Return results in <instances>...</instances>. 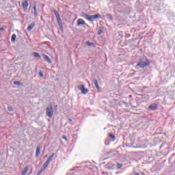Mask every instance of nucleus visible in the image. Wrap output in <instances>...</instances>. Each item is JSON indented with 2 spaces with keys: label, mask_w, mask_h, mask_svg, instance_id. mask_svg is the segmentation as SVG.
Returning <instances> with one entry per match:
<instances>
[{
  "label": "nucleus",
  "mask_w": 175,
  "mask_h": 175,
  "mask_svg": "<svg viewBox=\"0 0 175 175\" xmlns=\"http://www.w3.org/2000/svg\"><path fill=\"white\" fill-rule=\"evenodd\" d=\"M151 64V62H149L147 58L146 59H140L139 62L136 64L135 68L137 69H140L143 68H146V66H149V65Z\"/></svg>",
  "instance_id": "nucleus-1"
},
{
  "label": "nucleus",
  "mask_w": 175,
  "mask_h": 175,
  "mask_svg": "<svg viewBox=\"0 0 175 175\" xmlns=\"http://www.w3.org/2000/svg\"><path fill=\"white\" fill-rule=\"evenodd\" d=\"M54 112L53 111V107H49L46 108V116L49 117V118H52Z\"/></svg>",
  "instance_id": "nucleus-2"
},
{
  "label": "nucleus",
  "mask_w": 175,
  "mask_h": 175,
  "mask_svg": "<svg viewBox=\"0 0 175 175\" xmlns=\"http://www.w3.org/2000/svg\"><path fill=\"white\" fill-rule=\"evenodd\" d=\"M109 169H113L116 167V169H121L122 167V164L118 163L116 165L113 164L112 163H108Z\"/></svg>",
  "instance_id": "nucleus-3"
},
{
  "label": "nucleus",
  "mask_w": 175,
  "mask_h": 175,
  "mask_svg": "<svg viewBox=\"0 0 175 175\" xmlns=\"http://www.w3.org/2000/svg\"><path fill=\"white\" fill-rule=\"evenodd\" d=\"M79 90L81 91V94H83V95H85V94H88V89L85 88L84 85H83L79 86Z\"/></svg>",
  "instance_id": "nucleus-4"
},
{
  "label": "nucleus",
  "mask_w": 175,
  "mask_h": 175,
  "mask_svg": "<svg viewBox=\"0 0 175 175\" xmlns=\"http://www.w3.org/2000/svg\"><path fill=\"white\" fill-rule=\"evenodd\" d=\"M40 150H42V146L38 145L36 150V158H38L39 155H40Z\"/></svg>",
  "instance_id": "nucleus-5"
},
{
  "label": "nucleus",
  "mask_w": 175,
  "mask_h": 175,
  "mask_svg": "<svg viewBox=\"0 0 175 175\" xmlns=\"http://www.w3.org/2000/svg\"><path fill=\"white\" fill-rule=\"evenodd\" d=\"M148 109L152 111H155L158 109V105H157V103H153L149 106Z\"/></svg>",
  "instance_id": "nucleus-6"
},
{
  "label": "nucleus",
  "mask_w": 175,
  "mask_h": 175,
  "mask_svg": "<svg viewBox=\"0 0 175 175\" xmlns=\"http://www.w3.org/2000/svg\"><path fill=\"white\" fill-rule=\"evenodd\" d=\"M53 13L55 14V16L57 20V23H59V21H61V18L59 17V13H58L57 10H54Z\"/></svg>",
  "instance_id": "nucleus-7"
},
{
  "label": "nucleus",
  "mask_w": 175,
  "mask_h": 175,
  "mask_svg": "<svg viewBox=\"0 0 175 175\" xmlns=\"http://www.w3.org/2000/svg\"><path fill=\"white\" fill-rule=\"evenodd\" d=\"M77 25L79 26L80 25H85V21H84V20L79 18L77 20Z\"/></svg>",
  "instance_id": "nucleus-8"
},
{
  "label": "nucleus",
  "mask_w": 175,
  "mask_h": 175,
  "mask_svg": "<svg viewBox=\"0 0 175 175\" xmlns=\"http://www.w3.org/2000/svg\"><path fill=\"white\" fill-rule=\"evenodd\" d=\"M42 57L44 59L48 62V64H51V59H50V57L47 56V55H43Z\"/></svg>",
  "instance_id": "nucleus-9"
},
{
  "label": "nucleus",
  "mask_w": 175,
  "mask_h": 175,
  "mask_svg": "<svg viewBox=\"0 0 175 175\" xmlns=\"http://www.w3.org/2000/svg\"><path fill=\"white\" fill-rule=\"evenodd\" d=\"M23 9H28V0H25L22 3Z\"/></svg>",
  "instance_id": "nucleus-10"
},
{
  "label": "nucleus",
  "mask_w": 175,
  "mask_h": 175,
  "mask_svg": "<svg viewBox=\"0 0 175 175\" xmlns=\"http://www.w3.org/2000/svg\"><path fill=\"white\" fill-rule=\"evenodd\" d=\"M94 83L96 90H100V88L99 87V83H98V80L94 79Z\"/></svg>",
  "instance_id": "nucleus-11"
},
{
  "label": "nucleus",
  "mask_w": 175,
  "mask_h": 175,
  "mask_svg": "<svg viewBox=\"0 0 175 175\" xmlns=\"http://www.w3.org/2000/svg\"><path fill=\"white\" fill-rule=\"evenodd\" d=\"M33 27H35V23H32L30 24V25L27 27V31H32L33 29Z\"/></svg>",
  "instance_id": "nucleus-12"
},
{
  "label": "nucleus",
  "mask_w": 175,
  "mask_h": 175,
  "mask_svg": "<svg viewBox=\"0 0 175 175\" xmlns=\"http://www.w3.org/2000/svg\"><path fill=\"white\" fill-rule=\"evenodd\" d=\"M50 162L48 159L46 161V162L44 163V165H43V168L44 170L46 169L47 167V166H49V165H50Z\"/></svg>",
  "instance_id": "nucleus-13"
},
{
  "label": "nucleus",
  "mask_w": 175,
  "mask_h": 175,
  "mask_svg": "<svg viewBox=\"0 0 175 175\" xmlns=\"http://www.w3.org/2000/svg\"><path fill=\"white\" fill-rule=\"evenodd\" d=\"M33 10H34V16H38V10H36V4H34L33 5Z\"/></svg>",
  "instance_id": "nucleus-14"
},
{
  "label": "nucleus",
  "mask_w": 175,
  "mask_h": 175,
  "mask_svg": "<svg viewBox=\"0 0 175 175\" xmlns=\"http://www.w3.org/2000/svg\"><path fill=\"white\" fill-rule=\"evenodd\" d=\"M109 137H110V139H111L112 142H114L116 140V135H114L113 134L109 133Z\"/></svg>",
  "instance_id": "nucleus-15"
},
{
  "label": "nucleus",
  "mask_w": 175,
  "mask_h": 175,
  "mask_svg": "<svg viewBox=\"0 0 175 175\" xmlns=\"http://www.w3.org/2000/svg\"><path fill=\"white\" fill-rule=\"evenodd\" d=\"M17 38V36H16V34H13L12 36V38H11V42L13 43L14 42H16V39Z\"/></svg>",
  "instance_id": "nucleus-16"
},
{
  "label": "nucleus",
  "mask_w": 175,
  "mask_h": 175,
  "mask_svg": "<svg viewBox=\"0 0 175 175\" xmlns=\"http://www.w3.org/2000/svg\"><path fill=\"white\" fill-rule=\"evenodd\" d=\"M87 20H88V21L92 22V21H94V16H93L92 15V16L88 15Z\"/></svg>",
  "instance_id": "nucleus-17"
},
{
  "label": "nucleus",
  "mask_w": 175,
  "mask_h": 175,
  "mask_svg": "<svg viewBox=\"0 0 175 175\" xmlns=\"http://www.w3.org/2000/svg\"><path fill=\"white\" fill-rule=\"evenodd\" d=\"M92 16H93V19L94 20H96V18H100V14H99L92 15Z\"/></svg>",
  "instance_id": "nucleus-18"
},
{
  "label": "nucleus",
  "mask_w": 175,
  "mask_h": 175,
  "mask_svg": "<svg viewBox=\"0 0 175 175\" xmlns=\"http://www.w3.org/2000/svg\"><path fill=\"white\" fill-rule=\"evenodd\" d=\"M54 155H55V153H53V154L47 159V160L51 162V161H53V158H54Z\"/></svg>",
  "instance_id": "nucleus-19"
},
{
  "label": "nucleus",
  "mask_w": 175,
  "mask_h": 175,
  "mask_svg": "<svg viewBox=\"0 0 175 175\" xmlns=\"http://www.w3.org/2000/svg\"><path fill=\"white\" fill-rule=\"evenodd\" d=\"M33 55L34 57H36V58H40V55H39V53H36V52H33Z\"/></svg>",
  "instance_id": "nucleus-20"
},
{
  "label": "nucleus",
  "mask_w": 175,
  "mask_h": 175,
  "mask_svg": "<svg viewBox=\"0 0 175 175\" xmlns=\"http://www.w3.org/2000/svg\"><path fill=\"white\" fill-rule=\"evenodd\" d=\"M27 173H28V169L27 167H25V170L22 172V175H27Z\"/></svg>",
  "instance_id": "nucleus-21"
},
{
  "label": "nucleus",
  "mask_w": 175,
  "mask_h": 175,
  "mask_svg": "<svg viewBox=\"0 0 175 175\" xmlns=\"http://www.w3.org/2000/svg\"><path fill=\"white\" fill-rule=\"evenodd\" d=\"M88 16L89 15L87 14H85V13L82 14V17H83V18H86V20H88Z\"/></svg>",
  "instance_id": "nucleus-22"
},
{
  "label": "nucleus",
  "mask_w": 175,
  "mask_h": 175,
  "mask_svg": "<svg viewBox=\"0 0 175 175\" xmlns=\"http://www.w3.org/2000/svg\"><path fill=\"white\" fill-rule=\"evenodd\" d=\"M86 44H88V46H90V47L94 46V43H92L90 41L86 42Z\"/></svg>",
  "instance_id": "nucleus-23"
},
{
  "label": "nucleus",
  "mask_w": 175,
  "mask_h": 175,
  "mask_svg": "<svg viewBox=\"0 0 175 175\" xmlns=\"http://www.w3.org/2000/svg\"><path fill=\"white\" fill-rule=\"evenodd\" d=\"M38 75H39L40 77H43V76H44V75H43V72L42 71H40L38 72Z\"/></svg>",
  "instance_id": "nucleus-24"
},
{
  "label": "nucleus",
  "mask_w": 175,
  "mask_h": 175,
  "mask_svg": "<svg viewBox=\"0 0 175 175\" xmlns=\"http://www.w3.org/2000/svg\"><path fill=\"white\" fill-rule=\"evenodd\" d=\"M107 17H108V18H109V20H112L113 19V16H111L109 14H107Z\"/></svg>",
  "instance_id": "nucleus-25"
},
{
  "label": "nucleus",
  "mask_w": 175,
  "mask_h": 175,
  "mask_svg": "<svg viewBox=\"0 0 175 175\" xmlns=\"http://www.w3.org/2000/svg\"><path fill=\"white\" fill-rule=\"evenodd\" d=\"M42 172H43V169H41L40 170H39L37 173V175H40L42 174Z\"/></svg>",
  "instance_id": "nucleus-26"
},
{
  "label": "nucleus",
  "mask_w": 175,
  "mask_h": 175,
  "mask_svg": "<svg viewBox=\"0 0 175 175\" xmlns=\"http://www.w3.org/2000/svg\"><path fill=\"white\" fill-rule=\"evenodd\" d=\"M8 111H13V108L12 107H8Z\"/></svg>",
  "instance_id": "nucleus-27"
},
{
  "label": "nucleus",
  "mask_w": 175,
  "mask_h": 175,
  "mask_svg": "<svg viewBox=\"0 0 175 175\" xmlns=\"http://www.w3.org/2000/svg\"><path fill=\"white\" fill-rule=\"evenodd\" d=\"M103 32V31H102V29H99L97 33V35H100Z\"/></svg>",
  "instance_id": "nucleus-28"
},
{
  "label": "nucleus",
  "mask_w": 175,
  "mask_h": 175,
  "mask_svg": "<svg viewBox=\"0 0 175 175\" xmlns=\"http://www.w3.org/2000/svg\"><path fill=\"white\" fill-rule=\"evenodd\" d=\"M14 84L15 85H20V82H19V81H14Z\"/></svg>",
  "instance_id": "nucleus-29"
},
{
  "label": "nucleus",
  "mask_w": 175,
  "mask_h": 175,
  "mask_svg": "<svg viewBox=\"0 0 175 175\" xmlns=\"http://www.w3.org/2000/svg\"><path fill=\"white\" fill-rule=\"evenodd\" d=\"M62 139H64V140H66V142L68 140V139L66 138V136L65 135L62 136Z\"/></svg>",
  "instance_id": "nucleus-30"
},
{
  "label": "nucleus",
  "mask_w": 175,
  "mask_h": 175,
  "mask_svg": "<svg viewBox=\"0 0 175 175\" xmlns=\"http://www.w3.org/2000/svg\"><path fill=\"white\" fill-rule=\"evenodd\" d=\"M69 124H72V119H68Z\"/></svg>",
  "instance_id": "nucleus-31"
},
{
  "label": "nucleus",
  "mask_w": 175,
  "mask_h": 175,
  "mask_svg": "<svg viewBox=\"0 0 175 175\" xmlns=\"http://www.w3.org/2000/svg\"><path fill=\"white\" fill-rule=\"evenodd\" d=\"M0 31H5V29H3V27H0Z\"/></svg>",
  "instance_id": "nucleus-32"
},
{
  "label": "nucleus",
  "mask_w": 175,
  "mask_h": 175,
  "mask_svg": "<svg viewBox=\"0 0 175 175\" xmlns=\"http://www.w3.org/2000/svg\"><path fill=\"white\" fill-rule=\"evenodd\" d=\"M135 175H139V174H135Z\"/></svg>",
  "instance_id": "nucleus-33"
},
{
  "label": "nucleus",
  "mask_w": 175,
  "mask_h": 175,
  "mask_svg": "<svg viewBox=\"0 0 175 175\" xmlns=\"http://www.w3.org/2000/svg\"><path fill=\"white\" fill-rule=\"evenodd\" d=\"M131 96H131V95H130V98H131Z\"/></svg>",
  "instance_id": "nucleus-34"
},
{
  "label": "nucleus",
  "mask_w": 175,
  "mask_h": 175,
  "mask_svg": "<svg viewBox=\"0 0 175 175\" xmlns=\"http://www.w3.org/2000/svg\"><path fill=\"white\" fill-rule=\"evenodd\" d=\"M1 35H2V34L0 33V36H1Z\"/></svg>",
  "instance_id": "nucleus-35"
}]
</instances>
